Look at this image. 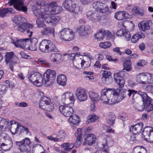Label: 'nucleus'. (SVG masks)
<instances>
[{"mask_svg": "<svg viewBox=\"0 0 153 153\" xmlns=\"http://www.w3.org/2000/svg\"><path fill=\"white\" fill-rule=\"evenodd\" d=\"M50 102V100L48 97L44 96L40 100L39 106L40 108L43 110L47 105V103Z\"/></svg>", "mask_w": 153, "mask_h": 153, "instance_id": "30", "label": "nucleus"}, {"mask_svg": "<svg viewBox=\"0 0 153 153\" xmlns=\"http://www.w3.org/2000/svg\"><path fill=\"white\" fill-rule=\"evenodd\" d=\"M36 4L37 7L36 10H34L33 13L36 17H42L45 22L47 23H52V14H47L46 12L47 10L46 6H44L45 2L43 0L39 1L36 2Z\"/></svg>", "mask_w": 153, "mask_h": 153, "instance_id": "2", "label": "nucleus"}, {"mask_svg": "<svg viewBox=\"0 0 153 153\" xmlns=\"http://www.w3.org/2000/svg\"><path fill=\"white\" fill-rule=\"evenodd\" d=\"M10 138L8 135L5 132L1 133L0 134V143H4V141L10 140Z\"/></svg>", "mask_w": 153, "mask_h": 153, "instance_id": "51", "label": "nucleus"}, {"mask_svg": "<svg viewBox=\"0 0 153 153\" xmlns=\"http://www.w3.org/2000/svg\"><path fill=\"white\" fill-rule=\"evenodd\" d=\"M58 35L61 39L66 41L72 40L74 36L73 31L68 28L63 29L59 32Z\"/></svg>", "mask_w": 153, "mask_h": 153, "instance_id": "4", "label": "nucleus"}, {"mask_svg": "<svg viewBox=\"0 0 153 153\" xmlns=\"http://www.w3.org/2000/svg\"><path fill=\"white\" fill-rule=\"evenodd\" d=\"M23 45L24 46V48H25L26 49H28L29 50H31V51H34L35 50L36 48L35 47V43H34V47L33 48H32V46L30 45H29V44L33 42V41H34L35 42H36L37 41V39L36 38H32L30 40L29 39H23Z\"/></svg>", "mask_w": 153, "mask_h": 153, "instance_id": "19", "label": "nucleus"}, {"mask_svg": "<svg viewBox=\"0 0 153 153\" xmlns=\"http://www.w3.org/2000/svg\"><path fill=\"white\" fill-rule=\"evenodd\" d=\"M132 12L134 16H142L143 15V12L140 10V8L137 7H134L132 10Z\"/></svg>", "mask_w": 153, "mask_h": 153, "instance_id": "48", "label": "nucleus"}, {"mask_svg": "<svg viewBox=\"0 0 153 153\" xmlns=\"http://www.w3.org/2000/svg\"><path fill=\"white\" fill-rule=\"evenodd\" d=\"M13 56V52H7L5 54V61L7 63H11Z\"/></svg>", "mask_w": 153, "mask_h": 153, "instance_id": "53", "label": "nucleus"}, {"mask_svg": "<svg viewBox=\"0 0 153 153\" xmlns=\"http://www.w3.org/2000/svg\"><path fill=\"white\" fill-rule=\"evenodd\" d=\"M7 143H0V147L4 151H10L13 146V142L10 140H8Z\"/></svg>", "mask_w": 153, "mask_h": 153, "instance_id": "28", "label": "nucleus"}, {"mask_svg": "<svg viewBox=\"0 0 153 153\" xmlns=\"http://www.w3.org/2000/svg\"><path fill=\"white\" fill-rule=\"evenodd\" d=\"M60 112L66 117H69L74 114V111L70 104H64L59 107Z\"/></svg>", "mask_w": 153, "mask_h": 153, "instance_id": "6", "label": "nucleus"}, {"mask_svg": "<svg viewBox=\"0 0 153 153\" xmlns=\"http://www.w3.org/2000/svg\"><path fill=\"white\" fill-rule=\"evenodd\" d=\"M44 6H46V8L47 10L46 13L47 14H57L61 12L62 10V8L61 6H56V3L55 2L49 3L48 4H45Z\"/></svg>", "mask_w": 153, "mask_h": 153, "instance_id": "5", "label": "nucleus"}, {"mask_svg": "<svg viewBox=\"0 0 153 153\" xmlns=\"http://www.w3.org/2000/svg\"><path fill=\"white\" fill-rule=\"evenodd\" d=\"M139 135V134H132L130 137V140L132 141H139L140 140Z\"/></svg>", "mask_w": 153, "mask_h": 153, "instance_id": "64", "label": "nucleus"}, {"mask_svg": "<svg viewBox=\"0 0 153 153\" xmlns=\"http://www.w3.org/2000/svg\"><path fill=\"white\" fill-rule=\"evenodd\" d=\"M53 108V104L51 102V101L49 103H47V105L45 107L43 110H45L48 111H51Z\"/></svg>", "mask_w": 153, "mask_h": 153, "instance_id": "63", "label": "nucleus"}, {"mask_svg": "<svg viewBox=\"0 0 153 153\" xmlns=\"http://www.w3.org/2000/svg\"><path fill=\"white\" fill-rule=\"evenodd\" d=\"M113 88H104L101 91L100 99L102 102L107 104L113 93Z\"/></svg>", "mask_w": 153, "mask_h": 153, "instance_id": "7", "label": "nucleus"}, {"mask_svg": "<svg viewBox=\"0 0 153 153\" xmlns=\"http://www.w3.org/2000/svg\"><path fill=\"white\" fill-rule=\"evenodd\" d=\"M142 99L143 104L145 106L146 110L148 112L153 110V105L151 103L152 99L144 92Z\"/></svg>", "mask_w": 153, "mask_h": 153, "instance_id": "10", "label": "nucleus"}, {"mask_svg": "<svg viewBox=\"0 0 153 153\" xmlns=\"http://www.w3.org/2000/svg\"><path fill=\"white\" fill-rule=\"evenodd\" d=\"M55 72L51 69H48L43 74L44 78L40 73L34 72L28 76L29 81L36 86L40 87L43 84L44 80L45 85L46 87L50 86L55 81L56 77Z\"/></svg>", "mask_w": 153, "mask_h": 153, "instance_id": "1", "label": "nucleus"}, {"mask_svg": "<svg viewBox=\"0 0 153 153\" xmlns=\"http://www.w3.org/2000/svg\"><path fill=\"white\" fill-rule=\"evenodd\" d=\"M54 33V28L50 27L45 28L41 31V33L44 36H49L51 35H53Z\"/></svg>", "mask_w": 153, "mask_h": 153, "instance_id": "27", "label": "nucleus"}, {"mask_svg": "<svg viewBox=\"0 0 153 153\" xmlns=\"http://www.w3.org/2000/svg\"><path fill=\"white\" fill-rule=\"evenodd\" d=\"M19 149L20 152L23 153H30V149L28 146L23 144L22 145Z\"/></svg>", "mask_w": 153, "mask_h": 153, "instance_id": "59", "label": "nucleus"}, {"mask_svg": "<svg viewBox=\"0 0 153 153\" xmlns=\"http://www.w3.org/2000/svg\"><path fill=\"white\" fill-rule=\"evenodd\" d=\"M68 121L74 125H76L79 122V117L76 115H72V116L69 117Z\"/></svg>", "mask_w": 153, "mask_h": 153, "instance_id": "42", "label": "nucleus"}, {"mask_svg": "<svg viewBox=\"0 0 153 153\" xmlns=\"http://www.w3.org/2000/svg\"><path fill=\"white\" fill-rule=\"evenodd\" d=\"M89 97L93 101H97L99 100V95L98 94L93 91L89 92Z\"/></svg>", "mask_w": 153, "mask_h": 153, "instance_id": "54", "label": "nucleus"}, {"mask_svg": "<svg viewBox=\"0 0 153 153\" xmlns=\"http://www.w3.org/2000/svg\"><path fill=\"white\" fill-rule=\"evenodd\" d=\"M146 73L143 72L140 73L137 75V82L142 84H146Z\"/></svg>", "mask_w": 153, "mask_h": 153, "instance_id": "26", "label": "nucleus"}, {"mask_svg": "<svg viewBox=\"0 0 153 153\" xmlns=\"http://www.w3.org/2000/svg\"><path fill=\"white\" fill-rule=\"evenodd\" d=\"M101 18V16L100 15L98 11L95 10L94 14L93 15L91 21L94 22H97Z\"/></svg>", "mask_w": 153, "mask_h": 153, "instance_id": "55", "label": "nucleus"}, {"mask_svg": "<svg viewBox=\"0 0 153 153\" xmlns=\"http://www.w3.org/2000/svg\"><path fill=\"white\" fill-rule=\"evenodd\" d=\"M112 88L113 90L112 94L118 102L126 97V94H125L124 90H120L118 88L116 89L114 88Z\"/></svg>", "mask_w": 153, "mask_h": 153, "instance_id": "15", "label": "nucleus"}, {"mask_svg": "<svg viewBox=\"0 0 153 153\" xmlns=\"http://www.w3.org/2000/svg\"><path fill=\"white\" fill-rule=\"evenodd\" d=\"M143 34L141 31L134 34L131 39V42L133 43L136 42L140 38H142Z\"/></svg>", "mask_w": 153, "mask_h": 153, "instance_id": "43", "label": "nucleus"}, {"mask_svg": "<svg viewBox=\"0 0 153 153\" xmlns=\"http://www.w3.org/2000/svg\"><path fill=\"white\" fill-rule=\"evenodd\" d=\"M124 72V71H123L119 73H115L114 75L115 81L120 88H122L124 87L125 83V81L123 77Z\"/></svg>", "mask_w": 153, "mask_h": 153, "instance_id": "13", "label": "nucleus"}, {"mask_svg": "<svg viewBox=\"0 0 153 153\" xmlns=\"http://www.w3.org/2000/svg\"><path fill=\"white\" fill-rule=\"evenodd\" d=\"M66 135V134L64 130H61L59 131L58 134V136L60 137V141H64Z\"/></svg>", "mask_w": 153, "mask_h": 153, "instance_id": "60", "label": "nucleus"}, {"mask_svg": "<svg viewBox=\"0 0 153 153\" xmlns=\"http://www.w3.org/2000/svg\"><path fill=\"white\" fill-rule=\"evenodd\" d=\"M111 33L108 30H100L98 33L95 34V37L97 39L100 40L103 39L105 37L107 39H109L111 37Z\"/></svg>", "mask_w": 153, "mask_h": 153, "instance_id": "17", "label": "nucleus"}, {"mask_svg": "<svg viewBox=\"0 0 153 153\" xmlns=\"http://www.w3.org/2000/svg\"><path fill=\"white\" fill-rule=\"evenodd\" d=\"M66 76L63 74L59 75L57 78V82L61 85L63 86L65 85L66 84Z\"/></svg>", "mask_w": 153, "mask_h": 153, "instance_id": "38", "label": "nucleus"}, {"mask_svg": "<svg viewBox=\"0 0 153 153\" xmlns=\"http://www.w3.org/2000/svg\"><path fill=\"white\" fill-rule=\"evenodd\" d=\"M124 72V71H123L119 73H115L114 75L115 81L120 88H122L124 87L125 83V81L123 77Z\"/></svg>", "mask_w": 153, "mask_h": 153, "instance_id": "14", "label": "nucleus"}, {"mask_svg": "<svg viewBox=\"0 0 153 153\" xmlns=\"http://www.w3.org/2000/svg\"><path fill=\"white\" fill-rule=\"evenodd\" d=\"M74 4L72 0H65L63 2L62 5L65 9L70 12L72 5Z\"/></svg>", "mask_w": 153, "mask_h": 153, "instance_id": "40", "label": "nucleus"}, {"mask_svg": "<svg viewBox=\"0 0 153 153\" xmlns=\"http://www.w3.org/2000/svg\"><path fill=\"white\" fill-rule=\"evenodd\" d=\"M91 29L90 26L89 25H82L77 30L79 34L82 36L87 35L89 30Z\"/></svg>", "mask_w": 153, "mask_h": 153, "instance_id": "21", "label": "nucleus"}, {"mask_svg": "<svg viewBox=\"0 0 153 153\" xmlns=\"http://www.w3.org/2000/svg\"><path fill=\"white\" fill-rule=\"evenodd\" d=\"M9 123V120L8 119L0 117V128H5Z\"/></svg>", "mask_w": 153, "mask_h": 153, "instance_id": "52", "label": "nucleus"}, {"mask_svg": "<svg viewBox=\"0 0 153 153\" xmlns=\"http://www.w3.org/2000/svg\"><path fill=\"white\" fill-rule=\"evenodd\" d=\"M70 12L74 13L75 14H78L82 13V8L79 6L74 4L72 5Z\"/></svg>", "mask_w": 153, "mask_h": 153, "instance_id": "35", "label": "nucleus"}, {"mask_svg": "<svg viewBox=\"0 0 153 153\" xmlns=\"http://www.w3.org/2000/svg\"><path fill=\"white\" fill-rule=\"evenodd\" d=\"M62 56L58 53H53L51 54L50 56V59L52 62H56L60 61Z\"/></svg>", "mask_w": 153, "mask_h": 153, "instance_id": "39", "label": "nucleus"}, {"mask_svg": "<svg viewBox=\"0 0 153 153\" xmlns=\"http://www.w3.org/2000/svg\"><path fill=\"white\" fill-rule=\"evenodd\" d=\"M74 146L73 143L69 144L68 143H64L61 145V147L64 148V149L66 151H69L72 149Z\"/></svg>", "mask_w": 153, "mask_h": 153, "instance_id": "46", "label": "nucleus"}, {"mask_svg": "<svg viewBox=\"0 0 153 153\" xmlns=\"http://www.w3.org/2000/svg\"><path fill=\"white\" fill-rule=\"evenodd\" d=\"M25 0H10L9 2V5L11 6L13 5L15 9L24 12H26L27 10V7L24 5L23 1Z\"/></svg>", "mask_w": 153, "mask_h": 153, "instance_id": "8", "label": "nucleus"}, {"mask_svg": "<svg viewBox=\"0 0 153 153\" xmlns=\"http://www.w3.org/2000/svg\"><path fill=\"white\" fill-rule=\"evenodd\" d=\"M62 99L63 101L69 99L73 102L75 100V97L73 94L70 92H66L63 94L62 96Z\"/></svg>", "mask_w": 153, "mask_h": 153, "instance_id": "29", "label": "nucleus"}, {"mask_svg": "<svg viewBox=\"0 0 153 153\" xmlns=\"http://www.w3.org/2000/svg\"><path fill=\"white\" fill-rule=\"evenodd\" d=\"M52 14V24L54 25L60 19V17L58 16H54Z\"/></svg>", "mask_w": 153, "mask_h": 153, "instance_id": "61", "label": "nucleus"}, {"mask_svg": "<svg viewBox=\"0 0 153 153\" xmlns=\"http://www.w3.org/2000/svg\"><path fill=\"white\" fill-rule=\"evenodd\" d=\"M10 131L12 134L14 135L18 133L19 129V134L22 135L24 132H25L26 134L30 133L28 128L19 124L18 122L11 120L10 121Z\"/></svg>", "mask_w": 153, "mask_h": 153, "instance_id": "3", "label": "nucleus"}, {"mask_svg": "<svg viewBox=\"0 0 153 153\" xmlns=\"http://www.w3.org/2000/svg\"><path fill=\"white\" fill-rule=\"evenodd\" d=\"M123 69L127 71H129L131 69V63L130 60H127L123 63Z\"/></svg>", "mask_w": 153, "mask_h": 153, "instance_id": "50", "label": "nucleus"}, {"mask_svg": "<svg viewBox=\"0 0 153 153\" xmlns=\"http://www.w3.org/2000/svg\"><path fill=\"white\" fill-rule=\"evenodd\" d=\"M118 103L117 101L115 98V97H113V98L109 99L108 100V102L107 104L109 105H114Z\"/></svg>", "mask_w": 153, "mask_h": 153, "instance_id": "62", "label": "nucleus"}, {"mask_svg": "<svg viewBox=\"0 0 153 153\" xmlns=\"http://www.w3.org/2000/svg\"><path fill=\"white\" fill-rule=\"evenodd\" d=\"M143 126V123L140 122L134 126H131L130 128V130L134 134H138L141 132Z\"/></svg>", "mask_w": 153, "mask_h": 153, "instance_id": "20", "label": "nucleus"}, {"mask_svg": "<svg viewBox=\"0 0 153 153\" xmlns=\"http://www.w3.org/2000/svg\"><path fill=\"white\" fill-rule=\"evenodd\" d=\"M111 10L105 4L99 11L104 16H108L111 13Z\"/></svg>", "mask_w": 153, "mask_h": 153, "instance_id": "37", "label": "nucleus"}, {"mask_svg": "<svg viewBox=\"0 0 153 153\" xmlns=\"http://www.w3.org/2000/svg\"><path fill=\"white\" fill-rule=\"evenodd\" d=\"M33 27V25L30 23H28L26 22L21 23V24L15 27L17 30L20 32H24L26 31L27 33H30L29 36L30 37L32 36V31L30 30H28V29H32Z\"/></svg>", "mask_w": 153, "mask_h": 153, "instance_id": "9", "label": "nucleus"}, {"mask_svg": "<svg viewBox=\"0 0 153 153\" xmlns=\"http://www.w3.org/2000/svg\"><path fill=\"white\" fill-rule=\"evenodd\" d=\"M5 85L0 84V97L6 92L8 87L12 88L14 86L13 83L9 80L5 81Z\"/></svg>", "mask_w": 153, "mask_h": 153, "instance_id": "16", "label": "nucleus"}, {"mask_svg": "<svg viewBox=\"0 0 153 153\" xmlns=\"http://www.w3.org/2000/svg\"><path fill=\"white\" fill-rule=\"evenodd\" d=\"M12 21L13 22L17 24V25L23 22H26L27 21V19L21 16H16L12 19Z\"/></svg>", "mask_w": 153, "mask_h": 153, "instance_id": "34", "label": "nucleus"}, {"mask_svg": "<svg viewBox=\"0 0 153 153\" xmlns=\"http://www.w3.org/2000/svg\"><path fill=\"white\" fill-rule=\"evenodd\" d=\"M68 58L69 59L73 60L74 65L77 68H79V65L80 64L82 67L83 68H85L88 67L90 65L89 63L87 65V62L85 61L84 60H82L81 62H80V61H78V65H75L76 62V61L75 62L74 61V60L76 61V55L75 53L68 54Z\"/></svg>", "mask_w": 153, "mask_h": 153, "instance_id": "11", "label": "nucleus"}, {"mask_svg": "<svg viewBox=\"0 0 153 153\" xmlns=\"http://www.w3.org/2000/svg\"><path fill=\"white\" fill-rule=\"evenodd\" d=\"M105 142H103L102 145L104 149L108 150V148L111 147L114 144V140L109 135H105Z\"/></svg>", "mask_w": 153, "mask_h": 153, "instance_id": "23", "label": "nucleus"}, {"mask_svg": "<svg viewBox=\"0 0 153 153\" xmlns=\"http://www.w3.org/2000/svg\"><path fill=\"white\" fill-rule=\"evenodd\" d=\"M105 4L99 1L94 2L93 4V7L95 9L99 11Z\"/></svg>", "mask_w": 153, "mask_h": 153, "instance_id": "45", "label": "nucleus"}, {"mask_svg": "<svg viewBox=\"0 0 153 153\" xmlns=\"http://www.w3.org/2000/svg\"><path fill=\"white\" fill-rule=\"evenodd\" d=\"M116 117L114 114L109 113L106 117V119L108 120V123L112 126L115 123Z\"/></svg>", "mask_w": 153, "mask_h": 153, "instance_id": "44", "label": "nucleus"}, {"mask_svg": "<svg viewBox=\"0 0 153 153\" xmlns=\"http://www.w3.org/2000/svg\"><path fill=\"white\" fill-rule=\"evenodd\" d=\"M111 46V43L108 41H106L104 42L100 43L99 46L101 48L106 49L110 48Z\"/></svg>", "mask_w": 153, "mask_h": 153, "instance_id": "58", "label": "nucleus"}, {"mask_svg": "<svg viewBox=\"0 0 153 153\" xmlns=\"http://www.w3.org/2000/svg\"><path fill=\"white\" fill-rule=\"evenodd\" d=\"M76 97L81 101H85L87 98V96L85 90L82 88H79L76 89Z\"/></svg>", "mask_w": 153, "mask_h": 153, "instance_id": "18", "label": "nucleus"}, {"mask_svg": "<svg viewBox=\"0 0 153 153\" xmlns=\"http://www.w3.org/2000/svg\"><path fill=\"white\" fill-rule=\"evenodd\" d=\"M153 131V128L151 126H146L144 128L142 134L144 139L146 140L149 137V136Z\"/></svg>", "mask_w": 153, "mask_h": 153, "instance_id": "32", "label": "nucleus"}, {"mask_svg": "<svg viewBox=\"0 0 153 153\" xmlns=\"http://www.w3.org/2000/svg\"><path fill=\"white\" fill-rule=\"evenodd\" d=\"M144 93V92L141 91H135V92L133 94V95L132 96L133 100L135 101V100L139 97H140L142 98Z\"/></svg>", "mask_w": 153, "mask_h": 153, "instance_id": "57", "label": "nucleus"}, {"mask_svg": "<svg viewBox=\"0 0 153 153\" xmlns=\"http://www.w3.org/2000/svg\"><path fill=\"white\" fill-rule=\"evenodd\" d=\"M75 135L77 137L74 145L75 148H78L81 143V138L82 134V129L81 128H78L76 132Z\"/></svg>", "mask_w": 153, "mask_h": 153, "instance_id": "24", "label": "nucleus"}, {"mask_svg": "<svg viewBox=\"0 0 153 153\" xmlns=\"http://www.w3.org/2000/svg\"><path fill=\"white\" fill-rule=\"evenodd\" d=\"M11 43L13 44L16 47L21 48H24L23 39H18L17 38L15 39L11 38Z\"/></svg>", "mask_w": 153, "mask_h": 153, "instance_id": "31", "label": "nucleus"}, {"mask_svg": "<svg viewBox=\"0 0 153 153\" xmlns=\"http://www.w3.org/2000/svg\"><path fill=\"white\" fill-rule=\"evenodd\" d=\"M149 21H148L143 23H139L138 25L140 30L143 31H145L149 29L150 28V25L149 24Z\"/></svg>", "mask_w": 153, "mask_h": 153, "instance_id": "41", "label": "nucleus"}, {"mask_svg": "<svg viewBox=\"0 0 153 153\" xmlns=\"http://www.w3.org/2000/svg\"><path fill=\"white\" fill-rule=\"evenodd\" d=\"M85 143L91 146L96 140V136L93 134H89L85 136Z\"/></svg>", "mask_w": 153, "mask_h": 153, "instance_id": "22", "label": "nucleus"}, {"mask_svg": "<svg viewBox=\"0 0 153 153\" xmlns=\"http://www.w3.org/2000/svg\"><path fill=\"white\" fill-rule=\"evenodd\" d=\"M102 80L103 83L106 85H109L113 82V79L111 76V72L108 71H102Z\"/></svg>", "mask_w": 153, "mask_h": 153, "instance_id": "12", "label": "nucleus"}, {"mask_svg": "<svg viewBox=\"0 0 153 153\" xmlns=\"http://www.w3.org/2000/svg\"><path fill=\"white\" fill-rule=\"evenodd\" d=\"M128 13L125 11H119L115 13L114 15L115 18L118 20H121L128 18Z\"/></svg>", "mask_w": 153, "mask_h": 153, "instance_id": "25", "label": "nucleus"}, {"mask_svg": "<svg viewBox=\"0 0 153 153\" xmlns=\"http://www.w3.org/2000/svg\"><path fill=\"white\" fill-rule=\"evenodd\" d=\"M38 18L36 21V23L38 27H44L45 26V24L43 23V18L41 17H38Z\"/></svg>", "mask_w": 153, "mask_h": 153, "instance_id": "56", "label": "nucleus"}, {"mask_svg": "<svg viewBox=\"0 0 153 153\" xmlns=\"http://www.w3.org/2000/svg\"><path fill=\"white\" fill-rule=\"evenodd\" d=\"M47 53L49 52H57L58 50L57 48L55 46L54 44L50 40H47Z\"/></svg>", "mask_w": 153, "mask_h": 153, "instance_id": "33", "label": "nucleus"}, {"mask_svg": "<svg viewBox=\"0 0 153 153\" xmlns=\"http://www.w3.org/2000/svg\"><path fill=\"white\" fill-rule=\"evenodd\" d=\"M13 11V9L10 7L6 8L0 10V16L3 17L5 16V15L6 14L12 13Z\"/></svg>", "mask_w": 153, "mask_h": 153, "instance_id": "47", "label": "nucleus"}, {"mask_svg": "<svg viewBox=\"0 0 153 153\" xmlns=\"http://www.w3.org/2000/svg\"><path fill=\"white\" fill-rule=\"evenodd\" d=\"M146 150L144 148L141 146H137L134 148L132 153H146Z\"/></svg>", "mask_w": 153, "mask_h": 153, "instance_id": "49", "label": "nucleus"}, {"mask_svg": "<svg viewBox=\"0 0 153 153\" xmlns=\"http://www.w3.org/2000/svg\"><path fill=\"white\" fill-rule=\"evenodd\" d=\"M47 40L45 39L42 40L39 45V50L43 52L47 53Z\"/></svg>", "mask_w": 153, "mask_h": 153, "instance_id": "36", "label": "nucleus"}]
</instances>
